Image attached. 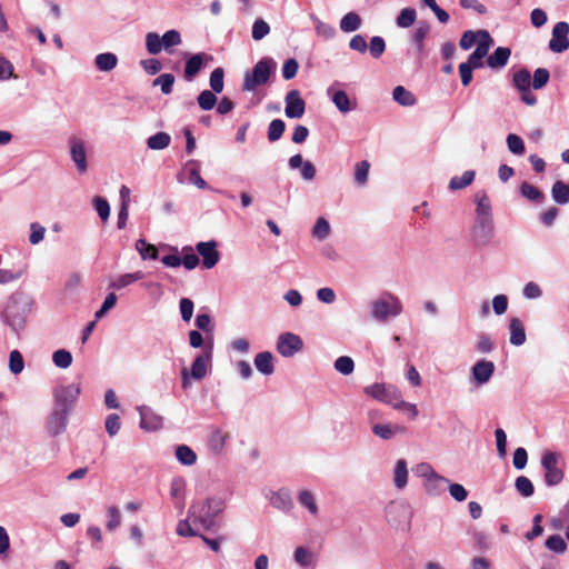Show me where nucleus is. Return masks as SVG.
Instances as JSON below:
<instances>
[{
	"label": "nucleus",
	"instance_id": "obj_1",
	"mask_svg": "<svg viewBox=\"0 0 569 569\" xmlns=\"http://www.w3.org/2000/svg\"><path fill=\"white\" fill-rule=\"evenodd\" d=\"M31 307L32 300L29 296L22 292L12 293L2 311L4 322L18 333L24 329Z\"/></svg>",
	"mask_w": 569,
	"mask_h": 569
},
{
	"label": "nucleus",
	"instance_id": "obj_2",
	"mask_svg": "<svg viewBox=\"0 0 569 569\" xmlns=\"http://www.w3.org/2000/svg\"><path fill=\"white\" fill-rule=\"evenodd\" d=\"M223 503L220 499L208 498L192 505L190 518L194 523H200L203 529H209L214 523V518L221 512Z\"/></svg>",
	"mask_w": 569,
	"mask_h": 569
},
{
	"label": "nucleus",
	"instance_id": "obj_3",
	"mask_svg": "<svg viewBox=\"0 0 569 569\" xmlns=\"http://www.w3.org/2000/svg\"><path fill=\"white\" fill-rule=\"evenodd\" d=\"M413 471L417 477L423 480L422 487L430 497L442 495L449 486V480L437 473L427 462L418 463Z\"/></svg>",
	"mask_w": 569,
	"mask_h": 569
},
{
	"label": "nucleus",
	"instance_id": "obj_4",
	"mask_svg": "<svg viewBox=\"0 0 569 569\" xmlns=\"http://www.w3.org/2000/svg\"><path fill=\"white\" fill-rule=\"evenodd\" d=\"M412 516L413 509L411 505L405 500L390 501L385 508L387 522L398 530H409Z\"/></svg>",
	"mask_w": 569,
	"mask_h": 569
},
{
	"label": "nucleus",
	"instance_id": "obj_5",
	"mask_svg": "<svg viewBox=\"0 0 569 569\" xmlns=\"http://www.w3.org/2000/svg\"><path fill=\"white\" fill-rule=\"evenodd\" d=\"M476 44V49L469 56L472 61H479L480 57H487L489 50L493 47L495 41L488 30H466L465 31V50L470 49Z\"/></svg>",
	"mask_w": 569,
	"mask_h": 569
},
{
	"label": "nucleus",
	"instance_id": "obj_6",
	"mask_svg": "<svg viewBox=\"0 0 569 569\" xmlns=\"http://www.w3.org/2000/svg\"><path fill=\"white\" fill-rule=\"evenodd\" d=\"M181 43L180 33L177 30H169L162 37L156 32H148L146 34V49L156 56L162 50L171 52L170 49Z\"/></svg>",
	"mask_w": 569,
	"mask_h": 569
},
{
	"label": "nucleus",
	"instance_id": "obj_7",
	"mask_svg": "<svg viewBox=\"0 0 569 569\" xmlns=\"http://www.w3.org/2000/svg\"><path fill=\"white\" fill-rule=\"evenodd\" d=\"M541 466L545 470L543 480L548 487H555L563 480L565 472L560 466L559 453L551 450L543 451L541 456Z\"/></svg>",
	"mask_w": 569,
	"mask_h": 569
},
{
	"label": "nucleus",
	"instance_id": "obj_8",
	"mask_svg": "<svg viewBox=\"0 0 569 569\" xmlns=\"http://www.w3.org/2000/svg\"><path fill=\"white\" fill-rule=\"evenodd\" d=\"M402 312L400 300L392 296H383L371 305L372 317L379 321H387L389 317H397Z\"/></svg>",
	"mask_w": 569,
	"mask_h": 569
},
{
	"label": "nucleus",
	"instance_id": "obj_9",
	"mask_svg": "<svg viewBox=\"0 0 569 569\" xmlns=\"http://www.w3.org/2000/svg\"><path fill=\"white\" fill-rule=\"evenodd\" d=\"M272 61L269 59L260 60L254 67L251 73L244 76L243 90L252 91L256 87L264 84L271 73Z\"/></svg>",
	"mask_w": 569,
	"mask_h": 569
},
{
	"label": "nucleus",
	"instance_id": "obj_10",
	"mask_svg": "<svg viewBox=\"0 0 569 569\" xmlns=\"http://www.w3.org/2000/svg\"><path fill=\"white\" fill-rule=\"evenodd\" d=\"M210 363V355H200L198 356L191 369L182 368L181 369V385L184 390H187L191 385V379L201 380L207 376L208 367Z\"/></svg>",
	"mask_w": 569,
	"mask_h": 569
},
{
	"label": "nucleus",
	"instance_id": "obj_11",
	"mask_svg": "<svg viewBox=\"0 0 569 569\" xmlns=\"http://www.w3.org/2000/svg\"><path fill=\"white\" fill-rule=\"evenodd\" d=\"M495 233L493 219H475L471 227V241L476 247H486Z\"/></svg>",
	"mask_w": 569,
	"mask_h": 569
},
{
	"label": "nucleus",
	"instance_id": "obj_12",
	"mask_svg": "<svg viewBox=\"0 0 569 569\" xmlns=\"http://www.w3.org/2000/svg\"><path fill=\"white\" fill-rule=\"evenodd\" d=\"M303 348L302 339L291 332H286L279 336L277 341V351L286 358L293 357Z\"/></svg>",
	"mask_w": 569,
	"mask_h": 569
},
{
	"label": "nucleus",
	"instance_id": "obj_13",
	"mask_svg": "<svg viewBox=\"0 0 569 569\" xmlns=\"http://www.w3.org/2000/svg\"><path fill=\"white\" fill-rule=\"evenodd\" d=\"M569 24L566 21L557 22L552 29V37L549 41V49L552 52L561 53L569 48Z\"/></svg>",
	"mask_w": 569,
	"mask_h": 569
},
{
	"label": "nucleus",
	"instance_id": "obj_14",
	"mask_svg": "<svg viewBox=\"0 0 569 569\" xmlns=\"http://www.w3.org/2000/svg\"><path fill=\"white\" fill-rule=\"evenodd\" d=\"M284 113L288 118L299 119L305 114L306 102L298 90H291L286 96Z\"/></svg>",
	"mask_w": 569,
	"mask_h": 569
},
{
	"label": "nucleus",
	"instance_id": "obj_15",
	"mask_svg": "<svg viewBox=\"0 0 569 569\" xmlns=\"http://www.w3.org/2000/svg\"><path fill=\"white\" fill-rule=\"evenodd\" d=\"M365 393L376 400L392 405L398 400V392L395 388L387 387L383 383H373L365 388Z\"/></svg>",
	"mask_w": 569,
	"mask_h": 569
},
{
	"label": "nucleus",
	"instance_id": "obj_16",
	"mask_svg": "<svg viewBox=\"0 0 569 569\" xmlns=\"http://www.w3.org/2000/svg\"><path fill=\"white\" fill-rule=\"evenodd\" d=\"M495 372V363L492 361L481 359L471 368V381L476 386L487 383Z\"/></svg>",
	"mask_w": 569,
	"mask_h": 569
},
{
	"label": "nucleus",
	"instance_id": "obj_17",
	"mask_svg": "<svg viewBox=\"0 0 569 569\" xmlns=\"http://www.w3.org/2000/svg\"><path fill=\"white\" fill-rule=\"evenodd\" d=\"M80 395V387L77 385H69L59 387L54 392L56 402L59 408H66L69 411L70 407L76 402Z\"/></svg>",
	"mask_w": 569,
	"mask_h": 569
},
{
	"label": "nucleus",
	"instance_id": "obj_18",
	"mask_svg": "<svg viewBox=\"0 0 569 569\" xmlns=\"http://www.w3.org/2000/svg\"><path fill=\"white\" fill-rule=\"evenodd\" d=\"M197 251L202 257L204 268L211 269L218 263L220 254L214 241L199 242L197 244Z\"/></svg>",
	"mask_w": 569,
	"mask_h": 569
},
{
	"label": "nucleus",
	"instance_id": "obj_19",
	"mask_svg": "<svg viewBox=\"0 0 569 569\" xmlns=\"http://www.w3.org/2000/svg\"><path fill=\"white\" fill-rule=\"evenodd\" d=\"M511 56V50L508 47H498L491 54H487L485 58V67L492 70L503 69Z\"/></svg>",
	"mask_w": 569,
	"mask_h": 569
},
{
	"label": "nucleus",
	"instance_id": "obj_20",
	"mask_svg": "<svg viewBox=\"0 0 569 569\" xmlns=\"http://www.w3.org/2000/svg\"><path fill=\"white\" fill-rule=\"evenodd\" d=\"M70 154L76 163L78 171L83 173L87 171L86 144L80 139H73L70 142Z\"/></svg>",
	"mask_w": 569,
	"mask_h": 569
},
{
	"label": "nucleus",
	"instance_id": "obj_21",
	"mask_svg": "<svg viewBox=\"0 0 569 569\" xmlns=\"http://www.w3.org/2000/svg\"><path fill=\"white\" fill-rule=\"evenodd\" d=\"M328 93L340 112L348 113L357 108L356 100H351L346 91L330 88Z\"/></svg>",
	"mask_w": 569,
	"mask_h": 569
},
{
	"label": "nucleus",
	"instance_id": "obj_22",
	"mask_svg": "<svg viewBox=\"0 0 569 569\" xmlns=\"http://www.w3.org/2000/svg\"><path fill=\"white\" fill-rule=\"evenodd\" d=\"M140 428L146 431H157L162 428V417L147 408H139Z\"/></svg>",
	"mask_w": 569,
	"mask_h": 569
},
{
	"label": "nucleus",
	"instance_id": "obj_23",
	"mask_svg": "<svg viewBox=\"0 0 569 569\" xmlns=\"http://www.w3.org/2000/svg\"><path fill=\"white\" fill-rule=\"evenodd\" d=\"M476 218L475 219H493L490 199L486 191L480 190L475 196Z\"/></svg>",
	"mask_w": 569,
	"mask_h": 569
},
{
	"label": "nucleus",
	"instance_id": "obj_24",
	"mask_svg": "<svg viewBox=\"0 0 569 569\" xmlns=\"http://www.w3.org/2000/svg\"><path fill=\"white\" fill-rule=\"evenodd\" d=\"M409 478L408 466L405 459H398L392 469L393 486L402 490L407 487Z\"/></svg>",
	"mask_w": 569,
	"mask_h": 569
},
{
	"label": "nucleus",
	"instance_id": "obj_25",
	"mask_svg": "<svg viewBox=\"0 0 569 569\" xmlns=\"http://www.w3.org/2000/svg\"><path fill=\"white\" fill-rule=\"evenodd\" d=\"M68 410L66 408H57L49 418L48 428L49 431L57 436L62 432L67 425Z\"/></svg>",
	"mask_w": 569,
	"mask_h": 569
},
{
	"label": "nucleus",
	"instance_id": "obj_26",
	"mask_svg": "<svg viewBox=\"0 0 569 569\" xmlns=\"http://www.w3.org/2000/svg\"><path fill=\"white\" fill-rule=\"evenodd\" d=\"M510 343L522 346L526 342V331L522 321L519 318H511L509 322Z\"/></svg>",
	"mask_w": 569,
	"mask_h": 569
},
{
	"label": "nucleus",
	"instance_id": "obj_27",
	"mask_svg": "<svg viewBox=\"0 0 569 569\" xmlns=\"http://www.w3.org/2000/svg\"><path fill=\"white\" fill-rule=\"evenodd\" d=\"M254 366L257 370L262 375L271 376L274 372L272 353L269 351H263L256 355Z\"/></svg>",
	"mask_w": 569,
	"mask_h": 569
},
{
	"label": "nucleus",
	"instance_id": "obj_28",
	"mask_svg": "<svg viewBox=\"0 0 569 569\" xmlns=\"http://www.w3.org/2000/svg\"><path fill=\"white\" fill-rule=\"evenodd\" d=\"M209 57L206 53H197L192 56L186 63L184 68V77L187 80L191 81L198 72L201 70L204 60H208Z\"/></svg>",
	"mask_w": 569,
	"mask_h": 569
},
{
	"label": "nucleus",
	"instance_id": "obj_29",
	"mask_svg": "<svg viewBox=\"0 0 569 569\" xmlns=\"http://www.w3.org/2000/svg\"><path fill=\"white\" fill-rule=\"evenodd\" d=\"M144 277V273L142 271H136L132 273H124L119 277H117L114 280L110 282V288L120 290L126 287H129L133 282L141 280Z\"/></svg>",
	"mask_w": 569,
	"mask_h": 569
},
{
	"label": "nucleus",
	"instance_id": "obj_30",
	"mask_svg": "<svg viewBox=\"0 0 569 569\" xmlns=\"http://www.w3.org/2000/svg\"><path fill=\"white\" fill-rule=\"evenodd\" d=\"M94 64L98 70L108 72L117 67L118 58L111 52L100 53L96 57Z\"/></svg>",
	"mask_w": 569,
	"mask_h": 569
},
{
	"label": "nucleus",
	"instance_id": "obj_31",
	"mask_svg": "<svg viewBox=\"0 0 569 569\" xmlns=\"http://www.w3.org/2000/svg\"><path fill=\"white\" fill-rule=\"evenodd\" d=\"M403 430V428L390 423H377L372 427V432L383 440L391 439L397 432H402Z\"/></svg>",
	"mask_w": 569,
	"mask_h": 569
},
{
	"label": "nucleus",
	"instance_id": "obj_32",
	"mask_svg": "<svg viewBox=\"0 0 569 569\" xmlns=\"http://www.w3.org/2000/svg\"><path fill=\"white\" fill-rule=\"evenodd\" d=\"M551 196L555 202L566 204L569 202V187L561 180H557L551 189Z\"/></svg>",
	"mask_w": 569,
	"mask_h": 569
},
{
	"label": "nucleus",
	"instance_id": "obj_33",
	"mask_svg": "<svg viewBox=\"0 0 569 569\" xmlns=\"http://www.w3.org/2000/svg\"><path fill=\"white\" fill-rule=\"evenodd\" d=\"M176 458L184 466H192L197 461L196 452L186 445H180L176 448Z\"/></svg>",
	"mask_w": 569,
	"mask_h": 569
},
{
	"label": "nucleus",
	"instance_id": "obj_34",
	"mask_svg": "<svg viewBox=\"0 0 569 569\" xmlns=\"http://www.w3.org/2000/svg\"><path fill=\"white\" fill-rule=\"evenodd\" d=\"M393 100L401 106L410 107L416 103L415 96L402 86H397L392 92Z\"/></svg>",
	"mask_w": 569,
	"mask_h": 569
},
{
	"label": "nucleus",
	"instance_id": "obj_35",
	"mask_svg": "<svg viewBox=\"0 0 569 569\" xmlns=\"http://www.w3.org/2000/svg\"><path fill=\"white\" fill-rule=\"evenodd\" d=\"M171 141V137L167 132H158L147 140V146L151 150H163Z\"/></svg>",
	"mask_w": 569,
	"mask_h": 569
},
{
	"label": "nucleus",
	"instance_id": "obj_36",
	"mask_svg": "<svg viewBox=\"0 0 569 569\" xmlns=\"http://www.w3.org/2000/svg\"><path fill=\"white\" fill-rule=\"evenodd\" d=\"M512 84L518 90H527L531 86V74L528 69H520L512 77Z\"/></svg>",
	"mask_w": 569,
	"mask_h": 569
},
{
	"label": "nucleus",
	"instance_id": "obj_37",
	"mask_svg": "<svg viewBox=\"0 0 569 569\" xmlns=\"http://www.w3.org/2000/svg\"><path fill=\"white\" fill-rule=\"evenodd\" d=\"M521 196L529 199L530 201L541 203L545 199V194L535 186L522 182L520 186Z\"/></svg>",
	"mask_w": 569,
	"mask_h": 569
},
{
	"label": "nucleus",
	"instance_id": "obj_38",
	"mask_svg": "<svg viewBox=\"0 0 569 569\" xmlns=\"http://www.w3.org/2000/svg\"><path fill=\"white\" fill-rule=\"evenodd\" d=\"M136 249L144 260L148 258L156 260L158 258V249L156 246L148 243L144 239L137 240Z\"/></svg>",
	"mask_w": 569,
	"mask_h": 569
},
{
	"label": "nucleus",
	"instance_id": "obj_39",
	"mask_svg": "<svg viewBox=\"0 0 569 569\" xmlns=\"http://www.w3.org/2000/svg\"><path fill=\"white\" fill-rule=\"evenodd\" d=\"M516 490L525 498H529L535 492L531 480L526 476H519L515 481Z\"/></svg>",
	"mask_w": 569,
	"mask_h": 569
},
{
	"label": "nucleus",
	"instance_id": "obj_40",
	"mask_svg": "<svg viewBox=\"0 0 569 569\" xmlns=\"http://www.w3.org/2000/svg\"><path fill=\"white\" fill-rule=\"evenodd\" d=\"M361 24L360 17L355 12L347 13L340 21V28L345 32L357 30Z\"/></svg>",
	"mask_w": 569,
	"mask_h": 569
},
{
	"label": "nucleus",
	"instance_id": "obj_41",
	"mask_svg": "<svg viewBox=\"0 0 569 569\" xmlns=\"http://www.w3.org/2000/svg\"><path fill=\"white\" fill-rule=\"evenodd\" d=\"M507 146L511 153L516 156H522L526 151L525 142L518 134L509 133L507 136Z\"/></svg>",
	"mask_w": 569,
	"mask_h": 569
},
{
	"label": "nucleus",
	"instance_id": "obj_42",
	"mask_svg": "<svg viewBox=\"0 0 569 569\" xmlns=\"http://www.w3.org/2000/svg\"><path fill=\"white\" fill-rule=\"evenodd\" d=\"M545 546L547 549H549L556 553H559V555L565 553L567 550V543L560 535L550 536L546 540Z\"/></svg>",
	"mask_w": 569,
	"mask_h": 569
},
{
	"label": "nucleus",
	"instance_id": "obj_43",
	"mask_svg": "<svg viewBox=\"0 0 569 569\" xmlns=\"http://www.w3.org/2000/svg\"><path fill=\"white\" fill-rule=\"evenodd\" d=\"M485 58L480 57L479 61H472V57H468L465 62V87L468 86L472 80V71L475 69H481L485 67Z\"/></svg>",
	"mask_w": 569,
	"mask_h": 569
},
{
	"label": "nucleus",
	"instance_id": "obj_44",
	"mask_svg": "<svg viewBox=\"0 0 569 569\" xmlns=\"http://www.w3.org/2000/svg\"><path fill=\"white\" fill-rule=\"evenodd\" d=\"M331 231L330 224L327 219L318 218L312 229V236L318 240H325L329 237Z\"/></svg>",
	"mask_w": 569,
	"mask_h": 569
},
{
	"label": "nucleus",
	"instance_id": "obj_45",
	"mask_svg": "<svg viewBox=\"0 0 569 569\" xmlns=\"http://www.w3.org/2000/svg\"><path fill=\"white\" fill-rule=\"evenodd\" d=\"M52 361L58 368L67 369L72 363V355L64 349H59L53 352Z\"/></svg>",
	"mask_w": 569,
	"mask_h": 569
},
{
	"label": "nucleus",
	"instance_id": "obj_46",
	"mask_svg": "<svg viewBox=\"0 0 569 569\" xmlns=\"http://www.w3.org/2000/svg\"><path fill=\"white\" fill-rule=\"evenodd\" d=\"M174 77L171 73H163L156 78L152 82L153 87H160L162 93L169 94L172 91Z\"/></svg>",
	"mask_w": 569,
	"mask_h": 569
},
{
	"label": "nucleus",
	"instance_id": "obj_47",
	"mask_svg": "<svg viewBox=\"0 0 569 569\" xmlns=\"http://www.w3.org/2000/svg\"><path fill=\"white\" fill-rule=\"evenodd\" d=\"M295 560L301 567H309L313 562V555L309 549L298 547L295 551Z\"/></svg>",
	"mask_w": 569,
	"mask_h": 569
},
{
	"label": "nucleus",
	"instance_id": "obj_48",
	"mask_svg": "<svg viewBox=\"0 0 569 569\" xmlns=\"http://www.w3.org/2000/svg\"><path fill=\"white\" fill-rule=\"evenodd\" d=\"M286 124L281 119H274L270 122L268 128V139L273 142L281 138Z\"/></svg>",
	"mask_w": 569,
	"mask_h": 569
},
{
	"label": "nucleus",
	"instance_id": "obj_49",
	"mask_svg": "<svg viewBox=\"0 0 569 569\" xmlns=\"http://www.w3.org/2000/svg\"><path fill=\"white\" fill-rule=\"evenodd\" d=\"M416 20V10L411 8H405L400 11L397 18V24L400 28H409Z\"/></svg>",
	"mask_w": 569,
	"mask_h": 569
},
{
	"label": "nucleus",
	"instance_id": "obj_50",
	"mask_svg": "<svg viewBox=\"0 0 569 569\" xmlns=\"http://www.w3.org/2000/svg\"><path fill=\"white\" fill-rule=\"evenodd\" d=\"M335 369L345 376L350 375L355 369L353 360L347 356L339 357L335 361Z\"/></svg>",
	"mask_w": 569,
	"mask_h": 569
},
{
	"label": "nucleus",
	"instance_id": "obj_51",
	"mask_svg": "<svg viewBox=\"0 0 569 569\" xmlns=\"http://www.w3.org/2000/svg\"><path fill=\"white\" fill-rule=\"evenodd\" d=\"M217 97L213 91L204 90L198 97V104L202 110H210L214 107Z\"/></svg>",
	"mask_w": 569,
	"mask_h": 569
},
{
	"label": "nucleus",
	"instance_id": "obj_52",
	"mask_svg": "<svg viewBox=\"0 0 569 569\" xmlns=\"http://www.w3.org/2000/svg\"><path fill=\"white\" fill-rule=\"evenodd\" d=\"M550 73L546 68H538L533 72L532 87L536 90L542 89L549 81Z\"/></svg>",
	"mask_w": 569,
	"mask_h": 569
},
{
	"label": "nucleus",
	"instance_id": "obj_53",
	"mask_svg": "<svg viewBox=\"0 0 569 569\" xmlns=\"http://www.w3.org/2000/svg\"><path fill=\"white\" fill-rule=\"evenodd\" d=\"M109 520L107 521V529L109 531H113L117 529L121 523V513L118 507L111 506L107 510Z\"/></svg>",
	"mask_w": 569,
	"mask_h": 569
},
{
	"label": "nucleus",
	"instance_id": "obj_54",
	"mask_svg": "<svg viewBox=\"0 0 569 569\" xmlns=\"http://www.w3.org/2000/svg\"><path fill=\"white\" fill-rule=\"evenodd\" d=\"M223 69L217 68L210 74V87L213 92L220 93L223 90Z\"/></svg>",
	"mask_w": 569,
	"mask_h": 569
},
{
	"label": "nucleus",
	"instance_id": "obj_55",
	"mask_svg": "<svg viewBox=\"0 0 569 569\" xmlns=\"http://www.w3.org/2000/svg\"><path fill=\"white\" fill-rule=\"evenodd\" d=\"M270 502L277 509L287 510L291 507L290 497L286 492L273 493L270 498Z\"/></svg>",
	"mask_w": 569,
	"mask_h": 569
},
{
	"label": "nucleus",
	"instance_id": "obj_56",
	"mask_svg": "<svg viewBox=\"0 0 569 569\" xmlns=\"http://www.w3.org/2000/svg\"><path fill=\"white\" fill-rule=\"evenodd\" d=\"M299 502L305 506L312 515H317L318 506L315 501L313 495L308 490H302L299 493Z\"/></svg>",
	"mask_w": 569,
	"mask_h": 569
},
{
	"label": "nucleus",
	"instance_id": "obj_57",
	"mask_svg": "<svg viewBox=\"0 0 569 569\" xmlns=\"http://www.w3.org/2000/svg\"><path fill=\"white\" fill-rule=\"evenodd\" d=\"M93 206L102 221H107L110 216V206L108 201L102 197L93 198Z\"/></svg>",
	"mask_w": 569,
	"mask_h": 569
},
{
	"label": "nucleus",
	"instance_id": "obj_58",
	"mask_svg": "<svg viewBox=\"0 0 569 569\" xmlns=\"http://www.w3.org/2000/svg\"><path fill=\"white\" fill-rule=\"evenodd\" d=\"M270 32L269 24L263 19H257L252 26V38L254 40L263 39Z\"/></svg>",
	"mask_w": 569,
	"mask_h": 569
},
{
	"label": "nucleus",
	"instance_id": "obj_59",
	"mask_svg": "<svg viewBox=\"0 0 569 569\" xmlns=\"http://www.w3.org/2000/svg\"><path fill=\"white\" fill-rule=\"evenodd\" d=\"M228 439V435L221 430H216L211 433L209 443L214 451H220Z\"/></svg>",
	"mask_w": 569,
	"mask_h": 569
},
{
	"label": "nucleus",
	"instance_id": "obj_60",
	"mask_svg": "<svg viewBox=\"0 0 569 569\" xmlns=\"http://www.w3.org/2000/svg\"><path fill=\"white\" fill-rule=\"evenodd\" d=\"M369 168H370V164L366 160L360 161L356 164L355 178L359 184H365L367 182L368 174H369Z\"/></svg>",
	"mask_w": 569,
	"mask_h": 569
},
{
	"label": "nucleus",
	"instance_id": "obj_61",
	"mask_svg": "<svg viewBox=\"0 0 569 569\" xmlns=\"http://www.w3.org/2000/svg\"><path fill=\"white\" fill-rule=\"evenodd\" d=\"M391 406L395 409L402 410L406 413H408L410 419H416L417 416H418L417 406L413 405V403H410V402L401 400L399 396H398V400L393 401V403Z\"/></svg>",
	"mask_w": 569,
	"mask_h": 569
},
{
	"label": "nucleus",
	"instance_id": "obj_62",
	"mask_svg": "<svg viewBox=\"0 0 569 569\" xmlns=\"http://www.w3.org/2000/svg\"><path fill=\"white\" fill-rule=\"evenodd\" d=\"M495 437L498 456L500 459H503L507 455V435L501 428H498L495 431Z\"/></svg>",
	"mask_w": 569,
	"mask_h": 569
},
{
	"label": "nucleus",
	"instance_id": "obj_63",
	"mask_svg": "<svg viewBox=\"0 0 569 569\" xmlns=\"http://www.w3.org/2000/svg\"><path fill=\"white\" fill-rule=\"evenodd\" d=\"M23 358L18 350H13L10 352L9 357V368L14 373L18 375L23 370Z\"/></svg>",
	"mask_w": 569,
	"mask_h": 569
},
{
	"label": "nucleus",
	"instance_id": "obj_64",
	"mask_svg": "<svg viewBox=\"0 0 569 569\" xmlns=\"http://www.w3.org/2000/svg\"><path fill=\"white\" fill-rule=\"evenodd\" d=\"M121 428L120 417L116 413H111L106 419V430L110 437L116 436Z\"/></svg>",
	"mask_w": 569,
	"mask_h": 569
}]
</instances>
